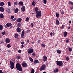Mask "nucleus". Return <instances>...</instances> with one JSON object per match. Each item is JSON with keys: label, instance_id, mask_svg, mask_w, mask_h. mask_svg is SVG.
<instances>
[{"label": "nucleus", "instance_id": "1", "mask_svg": "<svg viewBox=\"0 0 73 73\" xmlns=\"http://www.w3.org/2000/svg\"><path fill=\"white\" fill-rule=\"evenodd\" d=\"M16 68L17 70H19L20 72L22 71V67L21 65L19 63H17L16 64Z\"/></svg>", "mask_w": 73, "mask_h": 73}, {"label": "nucleus", "instance_id": "2", "mask_svg": "<svg viewBox=\"0 0 73 73\" xmlns=\"http://www.w3.org/2000/svg\"><path fill=\"white\" fill-rule=\"evenodd\" d=\"M56 62L57 65H58L59 66H61L63 65V63H62V61H60L58 60H57Z\"/></svg>", "mask_w": 73, "mask_h": 73}, {"label": "nucleus", "instance_id": "3", "mask_svg": "<svg viewBox=\"0 0 73 73\" xmlns=\"http://www.w3.org/2000/svg\"><path fill=\"white\" fill-rule=\"evenodd\" d=\"M46 69V65L45 64H43L41 66V68L40 69V71H42V70H45Z\"/></svg>", "mask_w": 73, "mask_h": 73}, {"label": "nucleus", "instance_id": "4", "mask_svg": "<svg viewBox=\"0 0 73 73\" xmlns=\"http://www.w3.org/2000/svg\"><path fill=\"white\" fill-rule=\"evenodd\" d=\"M36 17L37 18H38L39 17H40L41 16V11L40 12L38 11V12H37V13H36Z\"/></svg>", "mask_w": 73, "mask_h": 73}, {"label": "nucleus", "instance_id": "5", "mask_svg": "<svg viewBox=\"0 0 73 73\" xmlns=\"http://www.w3.org/2000/svg\"><path fill=\"white\" fill-rule=\"evenodd\" d=\"M33 52V50L32 49V48H29L28 49L27 52L29 53V54H31L32 52Z\"/></svg>", "mask_w": 73, "mask_h": 73}, {"label": "nucleus", "instance_id": "6", "mask_svg": "<svg viewBox=\"0 0 73 73\" xmlns=\"http://www.w3.org/2000/svg\"><path fill=\"white\" fill-rule=\"evenodd\" d=\"M22 66H23V68H26L27 66H28V64L25 62L23 63Z\"/></svg>", "mask_w": 73, "mask_h": 73}, {"label": "nucleus", "instance_id": "7", "mask_svg": "<svg viewBox=\"0 0 73 73\" xmlns=\"http://www.w3.org/2000/svg\"><path fill=\"white\" fill-rule=\"evenodd\" d=\"M24 35H25V31L24 30H23L22 31L21 33V38H23V37H24Z\"/></svg>", "mask_w": 73, "mask_h": 73}, {"label": "nucleus", "instance_id": "8", "mask_svg": "<svg viewBox=\"0 0 73 73\" xmlns=\"http://www.w3.org/2000/svg\"><path fill=\"white\" fill-rule=\"evenodd\" d=\"M47 60V57L46 56H44L43 58V60L44 62H45Z\"/></svg>", "mask_w": 73, "mask_h": 73}, {"label": "nucleus", "instance_id": "9", "mask_svg": "<svg viewBox=\"0 0 73 73\" xmlns=\"http://www.w3.org/2000/svg\"><path fill=\"white\" fill-rule=\"evenodd\" d=\"M6 43H9L10 42V40L9 38H6L5 40Z\"/></svg>", "mask_w": 73, "mask_h": 73}, {"label": "nucleus", "instance_id": "10", "mask_svg": "<svg viewBox=\"0 0 73 73\" xmlns=\"http://www.w3.org/2000/svg\"><path fill=\"white\" fill-rule=\"evenodd\" d=\"M16 58L17 60H20L21 58V55L19 54L16 56Z\"/></svg>", "mask_w": 73, "mask_h": 73}, {"label": "nucleus", "instance_id": "11", "mask_svg": "<svg viewBox=\"0 0 73 73\" xmlns=\"http://www.w3.org/2000/svg\"><path fill=\"white\" fill-rule=\"evenodd\" d=\"M21 10L22 12H24L25 10V6H23L22 7V8H21Z\"/></svg>", "mask_w": 73, "mask_h": 73}, {"label": "nucleus", "instance_id": "12", "mask_svg": "<svg viewBox=\"0 0 73 73\" xmlns=\"http://www.w3.org/2000/svg\"><path fill=\"white\" fill-rule=\"evenodd\" d=\"M17 31L18 33H20V32H21V29L19 27H18L17 28Z\"/></svg>", "mask_w": 73, "mask_h": 73}, {"label": "nucleus", "instance_id": "13", "mask_svg": "<svg viewBox=\"0 0 73 73\" xmlns=\"http://www.w3.org/2000/svg\"><path fill=\"white\" fill-rule=\"evenodd\" d=\"M6 25L8 28H9V27H11L12 25V24L10 23H8L6 24Z\"/></svg>", "mask_w": 73, "mask_h": 73}, {"label": "nucleus", "instance_id": "14", "mask_svg": "<svg viewBox=\"0 0 73 73\" xmlns=\"http://www.w3.org/2000/svg\"><path fill=\"white\" fill-rule=\"evenodd\" d=\"M34 64H36L37 63H39V61L37 60H34Z\"/></svg>", "mask_w": 73, "mask_h": 73}, {"label": "nucleus", "instance_id": "15", "mask_svg": "<svg viewBox=\"0 0 73 73\" xmlns=\"http://www.w3.org/2000/svg\"><path fill=\"white\" fill-rule=\"evenodd\" d=\"M22 20V19L21 18H19L17 20V22H21V21Z\"/></svg>", "mask_w": 73, "mask_h": 73}, {"label": "nucleus", "instance_id": "16", "mask_svg": "<svg viewBox=\"0 0 73 73\" xmlns=\"http://www.w3.org/2000/svg\"><path fill=\"white\" fill-rule=\"evenodd\" d=\"M0 11L1 12H4V9L3 7H0Z\"/></svg>", "mask_w": 73, "mask_h": 73}, {"label": "nucleus", "instance_id": "17", "mask_svg": "<svg viewBox=\"0 0 73 73\" xmlns=\"http://www.w3.org/2000/svg\"><path fill=\"white\" fill-rule=\"evenodd\" d=\"M35 12L36 13H37L38 12V7H35Z\"/></svg>", "mask_w": 73, "mask_h": 73}, {"label": "nucleus", "instance_id": "18", "mask_svg": "<svg viewBox=\"0 0 73 73\" xmlns=\"http://www.w3.org/2000/svg\"><path fill=\"white\" fill-rule=\"evenodd\" d=\"M56 25H60V23L59 21L58 20V19L56 20Z\"/></svg>", "mask_w": 73, "mask_h": 73}, {"label": "nucleus", "instance_id": "19", "mask_svg": "<svg viewBox=\"0 0 73 73\" xmlns=\"http://www.w3.org/2000/svg\"><path fill=\"white\" fill-rule=\"evenodd\" d=\"M14 12H15V13H17L18 12H19V9H17V8H16L15 11Z\"/></svg>", "mask_w": 73, "mask_h": 73}, {"label": "nucleus", "instance_id": "20", "mask_svg": "<svg viewBox=\"0 0 73 73\" xmlns=\"http://www.w3.org/2000/svg\"><path fill=\"white\" fill-rule=\"evenodd\" d=\"M67 32L66 31H64V36L65 37H66L67 36Z\"/></svg>", "mask_w": 73, "mask_h": 73}, {"label": "nucleus", "instance_id": "21", "mask_svg": "<svg viewBox=\"0 0 73 73\" xmlns=\"http://www.w3.org/2000/svg\"><path fill=\"white\" fill-rule=\"evenodd\" d=\"M10 64L11 65V66H14L15 65L14 64V63H13V62L12 61L10 62Z\"/></svg>", "mask_w": 73, "mask_h": 73}, {"label": "nucleus", "instance_id": "22", "mask_svg": "<svg viewBox=\"0 0 73 73\" xmlns=\"http://www.w3.org/2000/svg\"><path fill=\"white\" fill-rule=\"evenodd\" d=\"M32 4L33 7H35V5H36V2H35L34 1H33Z\"/></svg>", "mask_w": 73, "mask_h": 73}, {"label": "nucleus", "instance_id": "23", "mask_svg": "<svg viewBox=\"0 0 73 73\" xmlns=\"http://www.w3.org/2000/svg\"><path fill=\"white\" fill-rule=\"evenodd\" d=\"M4 3L1 2L0 3V6H3V5H4Z\"/></svg>", "mask_w": 73, "mask_h": 73}, {"label": "nucleus", "instance_id": "24", "mask_svg": "<svg viewBox=\"0 0 73 73\" xmlns=\"http://www.w3.org/2000/svg\"><path fill=\"white\" fill-rule=\"evenodd\" d=\"M19 37V34H16L15 36V38H18Z\"/></svg>", "mask_w": 73, "mask_h": 73}, {"label": "nucleus", "instance_id": "25", "mask_svg": "<svg viewBox=\"0 0 73 73\" xmlns=\"http://www.w3.org/2000/svg\"><path fill=\"white\" fill-rule=\"evenodd\" d=\"M29 59L30 61H31V62H33V59L31 57H29Z\"/></svg>", "mask_w": 73, "mask_h": 73}, {"label": "nucleus", "instance_id": "26", "mask_svg": "<svg viewBox=\"0 0 73 73\" xmlns=\"http://www.w3.org/2000/svg\"><path fill=\"white\" fill-rule=\"evenodd\" d=\"M3 29V26L2 25H0V31H1Z\"/></svg>", "mask_w": 73, "mask_h": 73}, {"label": "nucleus", "instance_id": "27", "mask_svg": "<svg viewBox=\"0 0 73 73\" xmlns=\"http://www.w3.org/2000/svg\"><path fill=\"white\" fill-rule=\"evenodd\" d=\"M68 4L70 5L71 4V5H73V3L72 2H71V1H69V2L68 3Z\"/></svg>", "mask_w": 73, "mask_h": 73}, {"label": "nucleus", "instance_id": "28", "mask_svg": "<svg viewBox=\"0 0 73 73\" xmlns=\"http://www.w3.org/2000/svg\"><path fill=\"white\" fill-rule=\"evenodd\" d=\"M7 12H8V13H11V11H10V9H7Z\"/></svg>", "mask_w": 73, "mask_h": 73}, {"label": "nucleus", "instance_id": "29", "mask_svg": "<svg viewBox=\"0 0 73 73\" xmlns=\"http://www.w3.org/2000/svg\"><path fill=\"white\" fill-rule=\"evenodd\" d=\"M55 14L56 17H57V18L60 17V14H59L56 13Z\"/></svg>", "mask_w": 73, "mask_h": 73}, {"label": "nucleus", "instance_id": "30", "mask_svg": "<svg viewBox=\"0 0 73 73\" xmlns=\"http://www.w3.org/2000/svg\"><path fill=\"white\" fill-rule=\"evenodd\" d=\"M56 52H57V53H58V54H60V53H61V51H60V50L58 49L57 50H56Z\"/></svg>", "mask_w": 73, "mask_h": 73}, {"label": "nucleus", "instance_id": "31", "mask_svg": "<svg viewBox=\"0 0 73 73\" xmlns=\"http://www.w3.org/2000/svg\"><path fill=\"white\" fill-rule=\"evenodd\" d=\"M0 18H1L3 19V18H4V15L3 14H0Z\"/></svg>", "mask_w": 73, "mask_h": 73}, {"label": "nucleus", "instance_id": "32", "mask_svg": "<svg viewBox=\"0 0 73 73\" xmlns=\"http://www.w3.org/2000/svg\"><path fill=\"white\" fill-rule=\"evenodd\" d=\"M19 4L20 5H23V2L20 1L19 3Z\"/></svg>", "mask_w": 73, "mask_h": 73}, {"label": "nucleus", "instance_id": "33", "mask_svg": "<svg viewBox=\"0 0 73 73\" xmlns=\"http://www.w3.org/2000/svg\"><path fill=\"white\" fill-rule=\"evenodd\" d=\"M58 68L56 69L55 70H54V72L55 73H57V72H58V68Z\"/></svg>", "mask_w": 73, "mask_h": 73}, {"label": "nucleus", "instance_id": "34", "mask_svg": "<svg viewBox=\"0 0 73 73\" xmlns=\"http://www.w3.org/2000/svg\"><path fill=\"white\" fill-rule=\"evenodd\" d=\"M21 23H18L17 25V26L18 27H20L21 26Z\"/></svg>", "mask_w": 73, "mask_h": 73}, {"label": "nucleus", "instance_id": "35", "mask_svg": "<svg viewBox=\"0 0 73 73\" xmlns=\"http://www.w3.org/2000/svg\"><path fill=\"white\" fill-rule=\"evenodd\" d=\"M35 73V69H33L31 71V73Z\"/></svg>", "mask_w": 73, "mask_h": 73}, {"label": "nucleus", "instance_id": "36", "mask_svg": "<svg viewBox=\"0 0 73 73\" xmlns=\"http://www.w3.org/2000/svg\"><path fill=\"white\" fill-rule=\"evenodd\" d=\"M41 46H42V47H45V44H44L42 43L41 44Z\"/></svg>", "mask_w": 73, "mask_h": 73}, {"label": "nucleus", "instance_id": "37", "mask_svg": "<svg viewBox=\"0 0 73 73\" xmlns=\"http://www.w3.org/2000/svg\"><path fill=\"white\" fill-rule=\"evenodd\" d=\"M15 66H11L10 68L11 69H13L14 68Z\"/></svg>", "mask_w": 73, "mask_h": 73}, {"label": "nucleus", "instance_id": "38", "mask_svg": "<svg viewBox=\"0 0 73 73\" xmlns=\"http://www.w3.org/2000/svg\"><path fill=\"white\" fill-rule=\"evenodd\" d=\"M3 32H2V35H5V31H3Z\"/></svg>", "mask_w": 73, "mask_h": 73}, {"label": "nucleus", "instance_id": "39", "mask_svg": "<svg viewBox=\"0 0 73 73\" xmlns=\"http://www.w3.org/2000/svg\"><path fill=\"white\" fill-rule=\"evenodd\" d=\"M43 3L45 4H46V0H43Z\"/></svg>", "mask_w": 73, "mask_h": 73}, {"label": "nucleus", "instance_id": "40", "mask_svg": "<svg viewBox=\"0 0 73 73\" xmlns=\"http://www.w3.org/2000/svg\"><path fill=\"white\" fill-rule=\"evenodd\" d=\"M26 21H29V17H27L26 19Z\"/></svg>", "mask_w": 73, "mask_h": 73}, {"label": "nucleus", "instance_id": "41", "mask_svg": "<svg viewBox=\"0 0 73 73\" xmlns=\"http://www.w3.org/2000/svg\"><path fill=\"white\" fill-rule=\"evenodd\" d=\"M16 20V18H14L11 20V21L12 22L15 21Z\"/></svg>", "mask_w": 73, "mask_h": 73}, {"label": "nucleus", "instance_id": "42", "mask_svg": "<svg viewBox=\"0 0 73 73\" xmlns=\"http://www.w3.org/2000/svg\"><path fill=\"white\" fill-rule=\"evenodd\" d=\"M7 46L8 48H11V45H10V44H7Z\"/></svg>", "mask_w": 73, "mask_h": 73}, {"label": "nucleus", "instance_id": "43", "mask_svg": "<svg viewBox=\"0 0 73 73\" xmlns=\"http://www.w3.org/2000/svg\"><path fill=\"white\" fill-rule=\"evenodd\" d=\"M32 55L33 56H36V53L35 52H34L32 54Z\"/></svg>", "mask_w": 73, "mask_h": 73}, {"label": "nucleus", "instance_id": "44", "mask_svg": "<svg viewBox=\"0 0 73 73\" xmlns=\"http://www.w3.org/2000/svg\"><path fill=\"white\" fill-rule=\"evenodd\" d=\"M14 4L15 5H17V1L15 2Z\"/></svg>", "mask_w": 73, "mask_h": 73}, {"label": "nucleus", "instance_id": "45", "mask_svg": "<svg viewBox=\"0 0 73 73\" xmlns=\"http://www.w3.org/2000/svg\"><path fill=\"white\" fill-rule=\"evenodd\" d=\"M68 50L69 51H70V52H72V49L71 48H68Z\"/></svg>", "mask_w": 73, "mask_h": 73}, {"label": "nucleus", "instance_id": "46", "mask_svg": "<svg viewBox=\"0 0 73 73\" xmlns=\"http://www.w3.org/2000/svg\"><path fill=\"white\" fill-rule=\"evenodd\" d=\"M64 25H62L61 27L62 29H64Z\"/></svg>", "mask_w": 73, "mask_h": 73}, {"label": "nucleus", "instance_id": "47", "mask_svg": "<svg viewBox=\"0 0 73 73\" xmlns=\"http://www.w3.org/2000/svg\"><path fill=\"white\" fill-rule=\"evenodd\" d=\"M8 6H11V5L10 4V2H9L8 3Z\"/></svg>", "mask_w": 73, "mask_h": 73}, {"label": "nucleus", "instance_id": "48", "mask_svg": "<svg viewBox=\"0 0 73 73\" xmlns=\"http://www.w3.org/2000/svg\"><path fill=\"white\" fill-rule=\"evenodd\" d=\"M1 44H3V43H4V40H2L1 41Z\"/></svg>", "mask_w": 73, "mask_h": 73}, {"label": "nucleus", "instance_id": "49", "mask_svg": "<svg viewBox=\"0 0 73 73\" xmlns=\"http://www.w3.org/2000/svg\"><path fill=\"white\" fill-rule=\"evenodd\" d=\"M14 17H15L12 16L11 17V19H13Z\"/></svg>", "mask_w": 73, "mask_h": 73}, {"label": "nucleus", "instance_id": "50", "mask_svg": "<svg viewBox=\"0 0 73 73\" xmlns=\"http://www.w3.org/2000/svg\"><path fill=\"white\" fill-rule=\"evenodd\" d=\"M66 60H67V61H69V57H67L66 58Z\"/></svg>", "mask_w": 73, "mask_h": 73}, {"label": "nucleus", "instance_id": "51", "mask_svg": "<svg viewBox=\"0 0 73 73\" xmlns=\"http://www.w3.org/2000/svg\"><path fill=\"white\" fill-rule=\"evenodd\" d=\"M61 13H62V15H64V11H63L62 10L61 11Z\"/></svg>", "mask_w": 73, "mask_h": 73}, {"label": "nucleus", "instance_id": "52", "mask_svg": "<svg viewBox=\"0 0 73 73\" xmlns=\"http://www.w3.org/2000/svg\"><path fill=\"white\" fill-rule=\"evenodd\" d=\"M66 42L67 43V42H68L69 41V40H66Z\"/></svg>", "mask_w": 73, "mask_h": 73}, {"label": "nucleus", "instance_id": "53", "mask_svg": "<svg viewBox=\"0 0 73 73\" xmlns=\"http://www.w3.org/2000/svg\"><path fill=\"white\" fill-rule=\"evenodd\" d=\"M30 32V30H27L26 31V33H29Z\"/></svg>", "mask_w": 73, "mask_h": 73}, {"label": "nucleus", "instance_id": "54", "mask_svg": "<svg viewBox=\"0 0 73 73\" xmlns=\"http://www.w3.org/2000/svg\"><path fill=\"white\" fill-rule=\"evenodd\" d=\"M7 51H8V52L9 53H11V50H7Z\"/></svg>", "mask_w": 73, "mask_h": 73}, {"label": "nucleus", "instance_id": "55", "mask_svg": "<svg viewBox=\"0 0 73 73\" xmlns=\"http://www.w3.org/2000/svg\"><path fill=\"white\" fill-rule=\"evenodd\" d=\"M24 44V42H21V44H22V45H23V44Z\"/></svg>", "mask_w": 73, "mask_h": 73}, {"label": "nucleus", "instance_id": "56", "mask_svg": "<svg viewBox=\"0 0 73 73\" xmlns=\"http://www.w3.org/2000/svg\"><path fill=\"white\" fill-rule=\"evenodd\" d=\"M38 43H39V42H41V40H39L37 41Z\"/></svg>", "mask_w": 73, "mask_h": 73}, {"label": "nucleus", "instance_id": "57", "mask_svg": "<svg viewBox=\"0 0 73 73\" xmlns=\"http://www.w3.org/2000/svg\"><path fill=\"white\" fill-rule=\"evenodd\" d=\"M31 25H32V27H33V23H31Z\"/></svg>", "mask_w": 73, "mask_h": 73}, {"label": "nucleus", "instance_id": "58", "mask_svg": "<svg viewBox=\"0 0 73 73\" xmlns=\"http://www.w3.org/2000/svg\"><path fill=\"white\" fill-rule=\"evenodd\" d=\"M19 53H21V50H19L18 51Z\"/></svg>", "mask_w": 73, "mask_h": 73}, {"label": "nucleus", "instance_id": "59", "mask_svg": "<svg viewBox=\"0 0 73 73\" xmlns=\"http://www.w3.org/2000/svg\"><path fill=\"white\" fill-rule=\"evenodd\" d=\"M29 40H27V43H28V44H29Z\"/></svg>", "mask_w": 73, "mask_h": 73}, {"label": "nucleus", "instance_id": "60", "mask_svg": "<svg viewBox=\"0 0 73 73\" xmlns=\"http://www.w3.org/2000/svg\"><path fill=\"white\" fill-rule=\"evenodd\" d=\"M0 73H3L2 70H0Z\"/></svg>", "mask_w": 73, "mask_h": 73}, {"label": "nucleus", "instance_id": "61", "mask_svg": "<svg viewBox=\"0 0 73 73\" xmlns=\"http://www.w3.org/2000/svg\"><path fill=\"white\" fill-rule=\"evenodd\" d=\"M70 9H73V7H70Z\"/></svg>", "mask_w": 73, "mask_h": 73}, {"label": "nucleus", "instance_id": "62", "mask_svg": "<svg viewBox=\"0 0 73 73\" xmlns=\"http://www.w3.org/2000/svg\"><path fill=\"white\" fill-rule=\"evenodd\" d=\"M50 36H52V35H53V33H50Z\"/></svg>", "mask_w": 73, "mask_h": 73}, {"label": "nucleus", "instance_id": "63", "mask_svg": "<svg viewBox=\"0 0 73 73\" xmlns=\"http://www.w3.org/2000/svg\"><path fill=\"white\" fill-rule=\"evenodd\" d=\"M24 48V45H22V46L21 47V48Z\"/></svg>", "mask_w": 73, "mask_h": 73}, {"label": "nucleus", "instance_id": "64", "mask_svg": "<svg viewBox=\"0 0 73 73\" xmlns=\"http://www.w3.org/2000/svg\"><path fill=\"white\" fill-rule=\"evenodd\" d=\"M69 24H71V21H69Z\"/></svg>", "mask_w": 73, "mask_h": 73}]
</instances>
